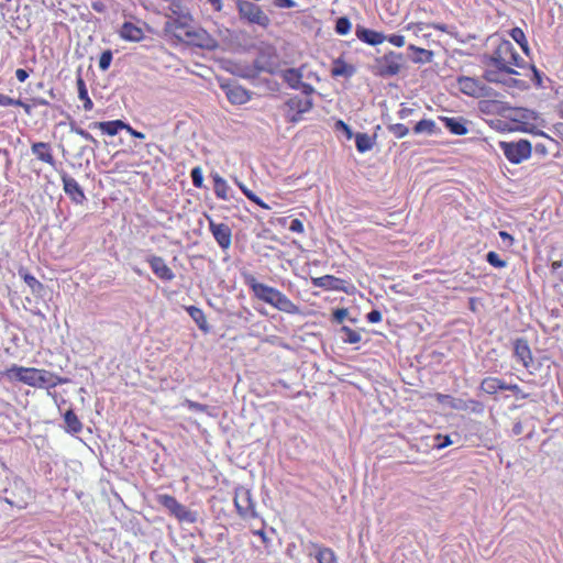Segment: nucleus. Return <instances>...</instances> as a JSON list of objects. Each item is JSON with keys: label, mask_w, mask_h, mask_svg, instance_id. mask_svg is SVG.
<instances>
[{"label": "nucleus", "mask_w": 563, "mask_h": 563, "mask_svg": "<svg viewBox=\"0 0 563 563\" xmlns=\"http://www.w3.org/2000/svg\"><path fill=\"white\" fill-rule=\"evenodd\" d=\"M7 375L10 378H15L29 386L35 388H54L57 385L66 384L69 382L68 378L60 377L46 369H38L34 367H23L12 365L8 371Z\"/></svg>", "instance_id": "obj_1"}, {"label": "nucleus", "mask_w": 563, "mask_h": 563, "mask_svg": "<svg viewBox=\"0 0 563 563\" xmlns=\"http://www.w3.org/2000/svg\"><path fill=\"white\" fill-rule=\"evenodd\" d=\"M246 283L251 287V289L254 292V296L257 299L273 306L279 311L289 314L300 313V308L278 289L267 286L263 283H258L256 278L253 276L249 277L246 279Z\"/></svg>", "instance_id": "obj_2"}, {"label": "nucleus", "mask_w": 563, "mask_h": 563, "mask_svg": "<svg viewBox=\"0 0 563 563\" xmlns=\"http://www.w3.org/2000/svg\"><path fill=\"white\" fill-rule=\"evenodd\" d=\"M406 67V57L401 53L395 51H387L382 56H376L369 70L378 77L390 78L400 74Z\"/></svg>", "instance_id": "obj_3"}, {"label": "nucleus", "mask_w": 563, "mask_h": 563, "mask_svg": "<svg viewBox=\"0 0 563 563\" xmlns=\"http://www.w3.org/2000/svg\"><path fill=\"white\" fill-rule=\"evenodd\" d=\"M514 45L508 40H503L490 55L484 56V64L505 70L507 75H518V71L509 67L510 56H514Z\"/></svg>", "instance_id": "obj_4"}, {"label": "nucleus", "mask_w": 563, "mask_h": 563, "mask_svg": "<svg viewBox=\"0 0 563 563\" xmlns=\"http://www.w3.org/2000/svg\"><path fill=\"white\" fill-rule=\"evenodd\" d=\"M253 65L258 74H278L280 60L276 47L267 43H262L257 47V54L253 62Z\"/></svg>", "instance_id": "obj_5"}, {"label": "nucleus", "mask_w": 563, "mask_h": 563, "mask_svg": "<svg viewBox=\"0 0 563 563\" xmlns=\"http://www.w3.org/2000/svg\"><path fill=\"white\" fill-rule=\"evenodd\" d=\"M235 4L241 20L247 21L251 24H256L264 29L271 24L269 16L262 10L260 5L247 0H236Z\"/></svg>", "instance_id": "obj_6"}, {"label": "nucleus", "mask_w": 563, "mask_h": 563, "mask_svg": "<svg viewBox=\"0 0 563 563\" xmlns=\"http://www.w3.org/2000/svg\"><path fill=\"white\" fill-rule=\"evenodd\" d=\"M31 498L30 488L20 478H14L10 486L3 490L4 501L19 509L25 508Z\"/></svg>", "instance_id": "obj_7"}, {"label": "nucleus", "mask_w": 563, "mask_h": 563, "mask_svg": "<svg viewBox=\"0 0 563 563\" xmlns=\"http://www.w3.org/2000/svg\"><path fill=\"white\" fill-rule=\"evenodd\" d=\"M157 503L180 522L194 523L197 521V514L187 509L186 506L178 503L174 496L162 494L156 497Z\"/></svg>", "instance_id": "obj_8"}, {"label": "nucleus", "mask_w": 563, "mask_h": 563, "mask_svg": "<svg viewBox=\"0 0 563 563\" xmlns=\"http://www.w3.org/2000/svg\"><path fill=\"white\" fill-rule=\"evenodd\" d=\"M499 147L506 158L512 164H520L529 158L532 145L528 140H519L517 142H499Z\"/></svg>", "instance_id": "obj_9"}, {"label": "nucleus", "mask_w": 563, "mask_h": 563, "mask_svg": "<svg viewBox=\"0 0 563 563\" xmlns=\"http://www.w3.org/2000/svg\"><path fill=\"white\" fill-rule=\"evenodd\" d=\"M184 43L202 49L214 51L219 47L218 41L201 27H190L184 33Z\"/></svg>", "instance_id": "obj_10"}, {"label": "nucleus", "mask_w": 563, "mask_h": 563, "mask_svg": "<svg viewBox=\"0 0 563 563\" xmlns=\"http://www.w3.org/2000/svg\"><path fill=\"white\" fill-rule=\"evenodd\" d=\"M234 506L236 508L238 514L242 518H254L257 516L255 511V504L252 499V494L249 489L244 487H239L235 489Z\"/></svg>", "instance_id": "obj_11"}, {"label": "nucleus", "mask_w": 563, "mask_h": 563, "mask_svg": "<svg viewBox=\"0 0 563 563\" xmlns=\"http://www.w3.org/2000/svg\"><path fill=\"white\" fill-rule=\"evenodd\" d=\"M285 107L288 108L290 113H287V121L290 123H297L301 120V115L309 112L313 107V100L311 98L301 99L299 97L289 98L285 102Z\"/></svg>", "instance_id": "obj_12"}, {"label": "nucleus", "mask_w": 563, "mask_h": 563, "mask_svg": "<svg viewBox=\"0 0 563 563\" xmlns=\"http://www.w3.org/2000/svg\"><path fill=\"white\" fill-rule=\"evenodd\" d=\"M65 194L77 205H82L86 201V196L82 188L77 180L70 177L67 173L63 172L60 175Z\"/></svg>", "instance_id": "obj_13"}, {"label": "nucleus", "mask_w": 563, "mask_h": 563, "mask_svg": "<svg viewBox=\"0 0 563 563\" xmlns=\"http://www.w3.org/2000/svg\"><path fill=\"white\" fill-rule=\"evenodd\" d=\"M209 229L222 250H228L231 246L232 231L228 224L216 223L214 221L210 220Z\"/></svg>", "instance_id": "obj_14"}, {"label": "nucleus", "mask_w": 563, "mask_h": 563, "mask_svg": "<svg viewBox=\"0 0 563 563\" xmlns=\"http://www.w3.org/2000/svg\"><path fill=\"white\" fill-rule=\"evenodd\" d=\"M192 20V16L190 18H178L169 19L164 24V32L166 34H170L173 37H175L177 41H184V33L186 30L190 29L189 22Z\"/></svg>", "instance_id": "obj_15"}, {"label": "nucleus", "mask_w": 563, "mask_h": 563, "mask_svg": "<svg viewBox=\"0 0 563 563\" xmlns=\"http://www.w3.org/2000/svg\"><path fill=\"white\" fill-rule=\"evenodd\" d=\"M222 88L232 104H244L251 99V92L242 86L228 84L222 85Z\"/></svg>", "instance_id": "obj_16"}, {"label": "nucleus", "mask_w": 563, "mask_h": 563, "mask_svg": "<svg viewBox=\"0 0 563 563\" xmlns=\"http://www.w3.org/2000/svg\"><path fill=\"white\" fill-rule=\"evenodd\" d=\"M355 35L360 41L372 46L379 45L386 40V35L383 32L367 29L361 24L356 25Z\"/></svg>", "instance_id": "obj_17"}, {"label": "nucleus", "mask_w": 563, "mask_h": 563, "mask_svg": "<svg viewBox=\"0 0 563 563\" xmlns=\"http://www.w3.org/2000/svg\"><path fill=\"white\" fill-rule=\"evenodd\" d=\"M514 354L522 365L529 369L533 363L529 343L523 338H518L514 342Z\"/></svg>", "instance_id": "obj_18"}, {"label": "nucleus", "mask_w": 563, "mask_h": 563, "mask_svg": "<svg viewBox=\"0 0 563 563\" xmlns=\"http://www.w3.org/2000/svg\"><path fill=\"white\" fill-rule=\"evenodd\" d=\"M153 273L161 279L170 282L175 278L173 271L166 265L165 261L161 256L152 255L147 258Z\"/></svg>", "instance_id": "obj_19"}, {"label": "nucleus", "mask_w": 563, "mask_h": 563, "mask_svg": "<svg viewBox=\"0 0 563 563\" xmlns=\"http://www.w3.org/2000/svg\"><path fill=\"white\" fill-rule=\"evenodd\" d=\"M126 126L122 120L92 122L89 124L90 129H99L102 133L110 136L117 135L121 130Z\"/></svg>", "instance_id": "obj_20"}, {"label": "nucleus", "mask_w": 563, "mask_h": 563, "mask_svg": "<svg viewBox=\"0 0 563 563\" xmlns=\"http://www.w3.org/2000/svg\"><path fill=\"white\" fill-rule=\"evenodd\" d=\"M450 407L455 410H470L475 413H482L484 411V404L475 399H452Z\"/></svg>", "instance_id": "obj_21"}, {"label": "nucleus", "mask_w": 563, "mask_h": 563, "mask_svg": "<svg viewBox=\"0 0 563 563\" xmlns=\"http://www.w3.org/2000/svg\"><path fill=\"white\" fill-rule=\"evenodd\" d=\"M31 151L37 159L47 163L51 166H55V159L51 153V146L45 142H35L32 144Z\"/></svg>", "instance_id": "obj_22"}, {"label": "nucleus", "mask_w": 563, "mask_h": 563, "mask_svg": "<svg viewBox=\"0 0 563 563\" xmlns=\"http://www.w3.org/2000/svg\"><path fill=\"white\" fill-rule=\"evenodd\" d=\"M120 36L130 42H141L144 38L143 30L132 22H124L120 30Z\"/></svg>", "instance_id": "obj_23"}, {"label": "nucleus", "mask_w": 563, "mask_h": 563, "mask_svg": "<svg viewBox=\"0 0 563 563\" xmlns=\"http://www.w3.org/2000/svg\"><path fill=\"white\" fill-rule=\"evenodd\" d=\"M19 276L30 287L32 294L36 297H43L45 294V286L31 275L25 268L19 269Z\"/></svg>", "instance_id": "obj_24"}, {"label": "nucleus", "mask_w": 563, "mask_h": 563, "mask_svg": "<svg viewBox=\"0 0 563 563\" xmlns=\"http://www.w3.org/2000/svg\"><path fill=\"white\" fill-rule=\"evenodd\" d=\"M441 121L444 123V126L455 135H465L468 130L465 125L466 121L464 118H448L441 117Z\"/></svg>", "instance_id": "obj_25"}, {"label": "nucleus", "mask_w": 563, "mask_h": 563, "mask_svg": "<svg viewBox=\"0 0 563 563\" xmlns=\"http://www.w3.org/2000/svg\"><path fill=\"white\" fill-rule=\"evenodd\" d=\"M482 81L472 77L460 76L457 78V87L461 92L470 97H476L478 86Z\"/></svg>", "instance_id": "obj_26"}, {"label": "nucleus", "mask_w": 563, "mask_h": 563, "mask_svg": "<svg viewBox=\"0 0 563 563\" xmlns=\"http://www.w3.org/2000/svg\"><path fill=\"white\" fill-rule=\"evenodd\" d=\"M278 74L291 89H299L303 76L299 68L278 70Z\"/></svg>", "instance_id": "obj_27"}, {"label": "nucleus", "mask_w": 563, "mask_h": 563, "mask_svg": "<svg viewBox=\"0 0 563 563\" xmlns=\"http://www.w3.org/2000/svg\"><path fill=\"white\" fill-rule=\"evenodd\" d=\"M507 111H510L511 114H506V117L518 123H526V121L538 119V113L530 109L510 107V109H507Z\"/></svg>", "instance_id": "obj_28"}, {"label": "nucleus", "mask_w": 563, "mask_h": 563, "mask_svg": "<svg viewBox=\"0 0 563 563\" xmlns=\"http://www.w3.org/2000/svg\"><path fill=\"white\" fill-rule=\"evenodd\" d=\"M507 109H510V107L497 100H485L479 103V110L483 113H496L506 117Z\"/></svg>", "instance_id": "obj_29"}, {"label": "nucleus", "mask_w": 563, "mask_h": 563, "mask_svg": "<svg viewBox=\"0 0 563 563\" xmlns=\"http://www.w3.org/2000/svg\"><path fill=\"white\" fill-rule=\"evenodd\" d=\"M506 384L503 379L500 378H497V377H486L482 380L481 383V390L488 394V395H494L496 394L498 390H505L506 389Z\"/></svg>", "instance_id": "obj_30"}, {"label": "nucleus", "mask_w": 563, "mask_h": 563, "mask_svg": "<svg viewBox=\"0 0 563 563\" xmlns=\"http://www.w3.org/2000/svg\"><path fill=\"white\" fill-rule=\"evenodd\" d=\"M356 73V69L353 65L346 64L341 58H338L333 62V67L331 69V75L333 77H345L350 78Z\"/></svg>", "instance_id": "obj_31"}, {"label": "nucleus", "mask_w": 563, "mask_h": 563, "mask_svg": "<svg viewBox=\"0 0 563 563\" xmlns=\"http://www.w3.org/2000/svg\"><path fill=\"white\" fill-rule=\"evenodd\" d=\"M186 311L191 317V319L196 322L197 327L203 331L205 333L209 332L210 327L207 322V318L203 313V311L196 307V306H189L186 308Z\"/></svg>", "instance_id": "obj_32"}, {"label": "nucleus", "mask_w": 563, "mask_h": 563, "mask_svg": "<svg viewBox=\"0 0 563 563\" xmlns=\"http://www.w3.org/2000/svg\"><path fill=\"white\" fill-rule=\"evenodd\" d=\"M231 73L235 76H239L244 79H256L258 76L257 70L255 69L254 65H247V64H235L231 70Z\"/></svg>", "instance_id": "obj_33"}, {"label": "nucleus", "mask_w": 563, "mask_h": 563, "mask_svg": "<svg viewBox=\"0 0 563 563\" xmlns=\"http://www.w3.org/2000/svg\"><path fill=\"white\" fill-rule=\"evenodd\" d=\"M64 421L67 432L79 433L82 430V423L73 409H68L64 413Z\"/></svg>", "instance_id": "obj_34"}, {"label": "nucleus", "mask_w": 563, "mask_h": 563, "mask_svg": "<svg viewBox=\"0 0 563 563\" xmlns=\"http://www.w3.org/2000/svg\"><path fill=\"white\" fill-rule=\"evenodd\" d=\"M211 176L216 196L222 200H229L230 187L227 181L219 174H212Z\"/></svg>", "instance_id": "obj_35"}, {"label": "nucleus", "mask_w": 563, "mask_h": 563, "mask_svg": "<svg viewBox=\"0 0 563 563\" xmlns=\"http://www.w3.org/2000/svg\"><path fill=\"white\" fill-rule=\"evenodd\" d=\"M355 137V146L360 153H365L373 148L375 144L376 134L374 136H369L366 133H356Z\"/></svg>", "instance_id": "obj_36"}, {"label": "nucleus", "mask_w": 563, "mask_h": 563, "mask_svg": "<svg viewBox=\"0 0 563 563\" xmlns=\"http://www.w3.org/2000/svg\"><path fill=\"white\" fill-rule=\"evenodd\" d=\"M438 131L435 122L431 119H423L417 122L413 126V132L416 134L427 133L434 134Z\"/></svg>", "instance_id": "obj_37"}, {"label": "nucleus", "mask_w": 563, "mask_h": 563, "mask_svg": "<svg viewBox=\"0 0 563 563\" xmlns=\"http://www.w3.org/2000/svg\"><path fill=\"white\" fill-rule=\"evenodd\" d=\"M78 97L84 101V109L90 111L93 107V102L88 96L86 84L81 77L77 78Z\"/></svg>", "instance_id": "obj_38"}, {"label": "nucleus", "mask_w": 563, "mask_h": 563, "mask_svg": "<svg viewBox=\"0 0 563 563\" xmlns=\"http://www.w3.org/2000/svg\"><path fill=\"white\" fill-rule=\"evenodd\" d=\"M69 126H70V131L80 135L81 137H84L85 140L91 142L93 144L92 147H89V151L91 153L95 152V150L99 146V142L86 130H84L82 128L78 126L76 124V122L71 121L69 123Z\"/></svg>", "instance_id": "obj_39"}, {"label": "nucleus", "mask_w": 563, "mask_h": 563, "mask_svg": "<svg viewBox=\"0 0 563 563\" xmlns=\"http://www.w3.org/2000/svg\"><path fill=\"white\" fill-rule=\"evenodd\" d=\"M483 74V78L488 82H495L500 84L503 81L504 75L506 74L505 70H500L493 66H486Z\"/></svg>", "instance_id": "obj_40"}, {"label": "nucleus", "mask_w": 563, "mask_h": 563, "mask_svg": "<svg viewBox=\"0 0 563 563\" xmlns=\"http://www.w3.org/2000/svg\"><path fill=\"white\" fill-rule=\"evenodd\" d=\"M340 333L344 343L355 344L361 341V334L346 325L341 327Z\"/></svg>", "instance_id": "obj_41"}, {"label": "nucleus", "mask_w": 563, "mask_h": 563, "mask_svg": "<svg viewBox=\"0 0 563 563\" xmlns=\"http://www.w3.org/2000/svg\"><path fill=\"white\" fill-rule=\"evenodd\" d=\"M316 559L318 563H338L336 556L330 548H321Z\"/></svg>", "instance_id": "obj_42"}, {"label": "nucleus", "mask_w": 563, "mask_h": 563, "mask_svg": "<svg viewBox=\"0 0 563 563\" xmlns=\"http://www.w3.org/2000/svg\"><path fill=\"white\" fill-rule=\"evenodd\" d=\"M433 55L432 51L420 47L411 59L416 64H427L432 62Z\"/></svg>", "instance_id": "obj_43"}, {"label": "nucleus", "mask_w": 563, "mask_h": 563, "mask_svg": "<svg viewBox=\"0 0 563 563\" xmlns=\"http://www.w3.org/2000/svg\"><path fill=\"white\" fill-rule=\"evenodd\" d=\"M387 129L397 139L405 137L409 133V129L401 123L387 124Z\"/></svg>", "instance_id": "obj_44"}, {"label": "nucleus", "mask_w": 563, "mask_h": 563, "mask_svg": "<svg viewBox=\"0 0 563 563\" xmlns=\"http://www.w3.org/2000/svg\"><path fill=\"white\" fill-rule=\"evenodd\" d=\"M351 30V22L346 16H341L335 22V32L340 35H345Z\"/></svg>", "instance_id": "obj_45"}, {"label": "nucleus", "mask_w": 563, "mask_h": 563, "mask_svg": "<svg viewBox=\"0 0 563 563\" xmlns=\"http://www.w3.org/2000/svg\"><path fill=\"white\" fill-rule=\"evenodd\" d=\"M486 261L496 268H504L507 265L506 261L501 260L499 255L494 251H490L486 254Z\"/></svg>", "instance_id": "obj_46"}, {"label": "nucleus", "mask_w": 563, "mask_h": 563, "mask_svg": "<svg viewBox=\"0 0 563 563\" xmlns=\"http://www.w3.org/2000/svg\"><path fill=\"white\" fill-rule=\"evenodd\" d=\"M112 58H113V55L110 49L103 51L99 58V68L101 70L106 71L110 67Z\"/></svg>", "instance_id": "obj_47"}, {"label": "nucleus", "mask_w": 563, "mask_h": 563, "mask_svg": "<svg viewBox=\"0 0 563 563\" xmlns=\"http://www.w3.org/2000/svg\"><path fill=\"white\" fill-rule=\"evenodd\" d=\"M192 185L197 188H201L203 185V175L200 167H195L190 172Z\"/></svg>", "instance_id": "obj_48"}, {"label": "nucleus", "mask_w": 563, "mask_h": 563, "mask_svg": "<svg viewBox=\"0 0 563 563\" xmlns=\"http://www.w3.org/2000/svg\"><path fill=\"white\" fill-rule=\"evenodd\" d=\"M434 440L435 443L433 444V448L438 450L444 449L453 443L450 435L437 434Z\"/></svg>", "instance_id": "obj_49"}, {"label": "nucleus", "mask_w": 563, "mask_h": 563, "mask_svg": "<svg viewBox=\"0 0 563 563\" xmlns=\"http://www.w3.org/2000/svg\"><path fill=\"white\" fill-rule=\"evenodd\" d=\"M511 38L519 44V46L527 40L523 31L520 27H514L509 31Z\"/></svg>", "instance_id": "obj_50"}, {"label": "nucleus", "mask_w": 563, "mask_h": 563, "mask_svg": "<svg viewBox=\"0 0 563 563\" xmlns=\"http://www.w3.org/2000/svg\"><path fill=\"white\" fill-rule=\"evenodd\" d=\"M338 279L333 276L325 275L313 280V284L319 287H330Z\"/></svg>", "instance_id": "obj_51"}, {"label": "nucleus", "mask_w": 563, "mask_h": 563, "mask_svg": "<svg viewBox=\"0 0 563 563\" xmlns=\"http://www.w3.org/2000/svg\"><path fill=\"white\" fill-rule=\"evenodd\" d=\"M512 391L517 399H527L529 394L523 393L522 389L517 384H506V389Z\"/></svg>", "instance_id": "obj_52"}, {"label": "nucleus", "mask_w": 563, "mask_h": 563, "mask_svg": "<svg viewBox=\"0 0 563 563\" xmlns=\"http://www.w3.org/2000/svg\"><path fill=\"white\" fill-rule=\"evenodd\" d=\"M477 92L476 93V97L475 98H482V97H494L496 96V92L494 91L493 88L484 85V84H479L478 86V89H477Z\"/></svg>", "instance_id": "obj_53"}, {"label": "nucleus", "mask_w": 563, "mask_h": 563, "mask_svg": "<svg viewBox=\"0 0 563 563\" xmlns=\"http://www.w3.org/2000/svg\"><path fill=\"white\" fill-rule=\"evenodd\" d=\"M349 316V310L346 308L335 309L332 313L333 321L336 323H342Z\"/></svg>", "instance_id": "obj_54"}, {"label": "nucleus", "mask_w": 563, "mask_h": 563, "mask_svg": "<svg viewBox=\"0 0 563 563\" xmlns=\"http://www.w3.org/2000/svg\"><path fill=\"white\" fill-rule=\"evenodd\" d=\"M385 41H388L390 44L397 46V47H402L406 43L405 41V36L404 35H399V34H390V35H386V40Z\"/></svg>", "instance_id": "obj_55"}, {"label": "nucleus", "mask_w": 563, "mask_h": 563, "mask_svg": "<svg viewBox=\"0 0 563 563\" xmlns=\"http://www.w3.org/2000/svg\"><path fill=\"white\" fill-rule=\"evenodd\" d=\"M335 126H336V130H341L345 134L347 140H351L354 136L350 125H347L342 120L336 121Z\"/></svg>", "instance_id": "obj_56"}, {"label": "nucleus", "mask_w": 563, "mask_h": 563, "mask_svg": "<svg viewBox=\"0 0 563 563\" xmlns=\"http://www.w3.org/2000/svg\"><path fill=\"white\" fill-rule=\"evenodd\" d=\"M498 234H499L500 239L503 240V243L506 249H509L514 245L515 239L511 234H509L506 231H499Z\"/></svg>", "instance_id": "obj_57"}, {"label": "nucleus", "mask_w": 563, "mask_h": 563, "mask_svg": "<svg viewBox=\"0 0 563 563\" xmlns=\"http://www.w3.org/2000/svg\"><path fill=\"white\" fill-rule=\"evenodd\" d=\"M563 267V262L560 261H553L551 264V269L553 274H556L558 278L563 283V271H560V268Z\"/></svg>", "instance_id": "obj_58"}, {"label": "nucleus", "mask_w": 563, "mask_h": 563, "mask_svg": "<svg viewBox=\"0 0 563 563\" xmlns=\"http://www.w3.org/2000/svg\"><path fill=\"white\" fill-rule=\"evenodd\" d=\"M509 67L516 66V67H523V58L514 49V56H510L509 59Z\"/></svg>", "instance_id": "obj_59"}, {"label": "nucleus", "mask_w": 563, "mask_h": 563, "mask_svg": "<svg viewBox=\"0 0 563 563\" xmlns=\"http://www.w3.org/2000/svg\"><path fill=\"white\" fill-rule=\"evenodd\" d=\"M366 319L371 323L379 322L382 320V313L380 311L373 309L367 313Z\"/></svg>", "instance_id": "obj_60"}, {"label": "nucleus", "mask_w": 563, "mask_h": 563, "mask_svg": "<svg viewBox=\"0 0 563 563\" xmlns=\"http://www.w3.org/2000/svg\"><path fill=\"white\" fill-rule=\"evenodd\" d=\"M518 131L520 132H525V133H530V134H534V135H541V136H545L548 139H550L552 141V139L550 136H548L544 132L540 131L537 129L536 125L531 124L529 126V129H517Z\"/></svg>", "instance_id": "obj_61"}, {"label": "nucleus", "mask_w": 563, "mask_h": 563, "mask_svg": "<svg viewBox=\"0 0 563 563\" xmlns=\"http://www.w3.org/2000/svg\"><path fill=\"white\" fill-rule=\"evenodd\" d=\"M289 230L291 232L302 233L303 232V224L299 219H294L290 222Z\"/></svg>", "instance_id": "obj_62"}, {"label": "nucleus", "mask_w": 563, "mask_h": 563, "mask_svg": "<svg viewBox=\"0 0 563 563\" xmlns=\"http://www.w3.org/2000/svg\"><path fill=\"white\" fill-rule=\"evenodd\" d=\"M295 1L292 0H274V5L283 9H290L295 7Z\"/></svg>", "instance_id": "obj_63"}, {"label": "nucleus", "mask_w": 563, "mask_h": 563, "mask_svg": "<svg viewBox=\"0 0 563 563\" xmlns=\"http://www.w3.org/2000/svg\"><path fill=\"white\" fill-rule=\"evenodd\" d=\"M251 201H253L254 203L258 205L260 207L264 208V209H271V207L265 203L258 196H256L254 192L250 194L249 195V198Z\"/></svg>", "instance_id": "obj_64"}]
</instances>
